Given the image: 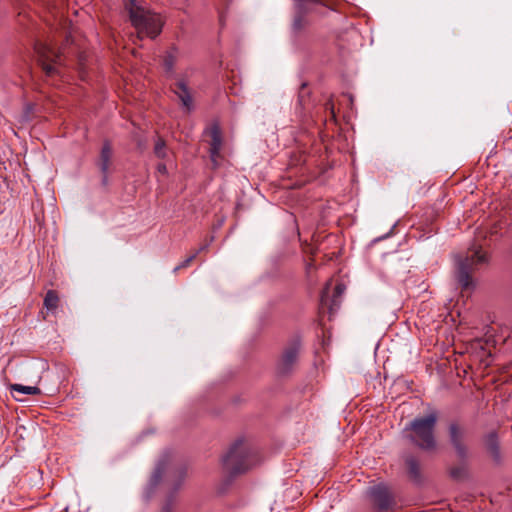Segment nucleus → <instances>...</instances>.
Wrapping results in <instances>:
<instances>
[{
  "mask_svg": "<svg viewBox=\"0 0 512 512\" xmlns=\"http://www.w3.org/2000/svg\"><path fill=\"white\" fill-rule=\"evenodd\" d=\"M208 246H209V243H206V244H204V245H201V246L199 247V249H198V250H196L195 252H198V254H199L200 252L205 251V250L208 248Z\"/></svg>",
  "mask_w": 512,
  "mask_h": 512,
  "instance_id": "nucleus-27",
  "label": "nucleus"
},
{
  "mask_svg": "<svg viewBox=\"0 0 512 512\" xmlns=\"http://www.w3.org/2000/svg\"><path fill=\"white\" fill-rule=\"evenodd\" d=\"M450 475L452 478L456 480L464 479L467 476V469L464 466L452 468L450 471Z\"/></svg>",
  "mask_w": 512,
  "mask_h": 512,
  "instance_id": "nucleus-19",
  "label": "nucleus"
},
{
  "mask_svg": "<svg viewBox=\"0 0 512 512\" xmlns=\"http://www.w3.org/2000/svg\"><path fill=\"white\" fill-rule=\"evenodd\" d=\"M176 62V56L173 52H169L164 58V67L166 72L172 73Z\"/></svg>",
  "mask_w": 512,
  "mask_h": 512,
  "instance_id": "nucleus-18",
  "label": "nucleus"
},
{
  "mask_svg": "<svg viewBox=\"0 0 512 512\" xmlns=\"http://www.w3.org/2000/svg\"><path fill=\"white\" fill-rule=\"evenodd\" d=\"M197 255H198V252H194L192 255L187 257L183 262H181L178 266H176L174 268L173 272L176 273L180 269L188 267L191 264V262L196 258Z\"/></svg>",
  "mask_w": 512,
  "mask_h": 512,
  "instance_id": "nucleus-21",
  "label": "nucleus"
},
{
  "mask_svg": "<svg viewBox=\"0 0 512 512\" xmlns=\"http://www.w3.org/2000/svg\"><path fill=\"white\" fill-rule=\"evenodd\" d=\"M256 463V455L243 440H237L222 458L223 471L231 478L247 472Z\"/></svg>",
  "mask_w": 512,
  "mask_h": 512,
  "instance_id": "nucleus-3",
  "label": "nucleus"
},
{
  "mask_svg": "<svg viewBox=\"0 0 512 512\" xmlns=\"http://www.w3.org/2000/svg\"><path fill=\"white\" fill-rule=\"evenodd\" d=\"M16 401H21L22 399L18 398L17 396L13 395Z\"/></svg>",
  "mask_w": 512,
  "mask_h": 512,
  "instance_id": "nucleus-28",
  "label": "nucleus"
},
{
  "mask_svg": "<svg viewBox=\"0 0 512 512\" xmlns=\"http://www.w3.org/2000/svg\"><path fill=\"white\" fill-rule=\"evenodd\" d=\"M301 349L299 339H293L283 350V353L277 364V373L279 375L289 374L295 367Z\"/></svg>",
  "mask_w": 512,
  "mask_h": 512,
  "instance_id": "nucleus-5",
  "label": "nucleus"
},
{
  "mask_svg": "<svg viewBox=\"0 0 512 512\" xmlns=\"http://www.w3.org/2000/svg\"><path fill=\"white\" fill-rule=\"evenodd\" d=\"M43 303L48 311H55L59 304V297L56 291L49 290L45 295Z\"/></svg>",
  "mask_w": 512,
  "mask_h": 512,
  "instance_id": "nucleus-14",
  "label": "nucleus"
},
{
  "mask_svg": "<svg viewBox=\"0 0 512 512\" xmlns=\"http://www.w3.org/2000/svg\"><path fill=\"white\" fill-rule=\"evenodd\" d=\"M406 465L410 475L415 479L418 478L420 474L418 461L413 457H409L406 459Z\"/></svg>",
  "mask_w": 512,
  "mask_h": 512,
  "instance_id": "nucleus-16",
  "label": "nucleus"
},
{
  "mask_svg": "<svg viewBox=\"0 0 512 512\" xmlns=\"http://www.w3.org/2000/svg\"><path fill=\"white\" fill-rule=\"evenodd\" d=\"M125 7L139 39L145 36L154 39L161 33L164 22L160 14L139 5L136 0H128Z\"/></svg>",
  "mask_w": 512,
  "mask_h": 512,
  "instance_id": "nucleus-2",
  "label": "nucleus"
},
{
  "mask_svg": "<svg viewBox=\"0 0 512 512\" xmlns=\"http://www.w3.org/2000/svg\"><path fill=\"white\" fill-rule=\"evenodd\" d=\"M437 420L438 414L436 411L414 418L404 429L406 438L421 450L434 451L437 448L434 433Z\"/></svg>",
  "mask_w": 512,
  "mask_h": 512,
  "instance_id": "nucleus-1",
  "label": "nucleus"
},
{
  "mask_svg": "<svg viewBox=\"0 0 512 512\" xmlns=\"http://www.w3.org/2000/svg\"><path fill=\"white\" fill-rule=\"evenodd\" d=\"M161 512H172L171 504L167 503L166 505H164Z\"/></svg>",
  "mask_w": 512,
  "mask_h": 512,
  "instance_id": "nucleus-25",
  "label": "nucleus"
},
{
  "mask_svg": "<svg viewBox=\"0 0 512 512\" xmlns=\"http://www.w3.org/2000/svg\"><path fill=\"white\" fill-rule=\"evenodd\" d=\"M205 134L211 138L209 154L214 167H217L223 144L221 129L217 123H214L205 130Z\"/></svg>",
  "mask_w": 512,
  "mask_h": 512,
  "instance_id": "nucleus-9",
  "label": "nucleus"
},
{
  "mask_svg": "<svg viewBox=\"0 0 512 512\" xmlns=\"http://www.w3.org/2000/svg\"><path fill=\"white\" fill-rule=\"evenodd\" d=\"M448 435L451 445L453 446L459 458L465 459L468 455V449L465 445L466 429L458 422H451L448 426Z\"/></svg>",
  "mask_w": 512,
  "mask_h": 512,
  "instance_id": "nucleus-8",
  "label": "nucleus"
},
{
  "mask_svg": "<svg viewBox=\"0 0 512 512\" xmlns=\"http://www.w3.org/2000/svg\"><path fill=\"white\" fill-rule=\"evenodd\" d=\"M487 262L488 256L483 253L480 248H475L471 255H467L465 258L457 256L455 278L462 289L467 290L474 286L471 278L472 267Z\"/></svg>",
  "mask_w": 512,
  "mask_h": 512,
  "instance_id": "nucleus-4",
  "label": "nucleus"
},
{
  "mask_svg": "<svg viewBox=\"0 0 512 512\" xmlns=\"http://www.w3.org/2000/svg\"><path fill=\"white\" fill-rule=\"evenodd\" d=\"M327 294H328V286L325 288L322 296H321V303L322 305H326V298H327Z\"/></svg>",
  "mask_w": 512,
  "mask_h": 512,
  "instance_id": "nucleus-24",
  "label": "nucleus"
},
{
  "mask_svg": "<svg viewBox=\"0 0 512 512\" xmlns=\"http://www.w3.org/2000/svg\"><path fill=\"white\" fill-rule=\"evenodd\" d=\"M368 493L377 512H390L393 509L395 502L389 489L385 485L379 484L370 487Z\"/></svg>",
  "mask_w": 512,
  "mask_h": 512,
  "instance_id": "nucleus-7",
  "label": "nucleus"
},
{
  "mask_svg": "<svg viewBox=\"0 0 512 512\" xmlns=\"http://www.w3.org/2000/svg\"><path fill=\"white\" fill-rule=\"evenodd\" d=\"M345 289H346V287L342 283H339L336 285V287L334 289V299L332 300V305L329 307L330 311H332L333 305L338 306V304L336 303V299L343 295V293L345 292Z\"/></svg>",
  "mask_w": 512,
  "mask_h": 512,
  "instance_id": "nucleus-20",
  "label": "nucleus"
},
{
  "mask_svg": "<svg viewBox=\"0 0 512 512\" xmlns=\"http://www.w3.org/2000/svg\"><path fill=\"white\" fill-rule=\"evenodd\" d=\"M112 157V149L109 143H105L102 147L101 154H100V169L101 172L104 175V180L107 178V174L110 167Z\"/></svg>",
  "mask_w": 512,
  "mask_h": 512,
  "instance_id": "nucleus-13",
  "label": "nucleus"
},
{
  "mask_svg": "<svg viewBox=\"0 0 512 512\" xmlns=\"http://www.w3.org/2000/svg\"><path fill=\"white\" fill-rule=\"evenodd\" d=\"M11 392H17L26 395H39L41 390L36 386H25L22 384H12L10 385Z\"/></svg>",
  "mask_w": 512,
  "mask_h": 512,
  "instance_id": "nucleus-15",
  "label": "nucleus"
},
{
  "mask_svg": "<svg viewBox=\"0 0 512 512\" xmlns=\"http://www.w3.org/2000/svg\"><path fill=\"white\" fill-rule=\"evenodd\" d=\"M36 50L39 56V62L46 75L54 76L60 74L58 68L61 59L60 55L46 44L38 45Z\"/></svg>",
  "mask_w": 512,
  "mask_h": 512,
  "instance_id": "nucleus-6",
  "label": "nucleus"
},
{
  "mask_svg": "<svg viewBox=\"0 0 512 512\" xmlns=\"http://www.w3.org/2000/svg\"><path fill=\"white\" fill-rule=\"evenodd\" d=\"M174 475L180 479V480H179V483L177 484V486H180L181 482H182V481L184 480V478H185V475H186L185 471H184L183 469H176V470L174 471Z\"/></svg>",
  "mask_w": 512,
  "mask_h": 512,
  "instance_id": "nucleus-23",
  "label": "nucleus"
},
{
  "mask_svg": "<svg viewBox=\"0 0 512 512\" xmlns=\"http://www.w3.org/2000/svg\"><path fill=\"white\" fill-rule=\"evenodd\" d=\"M303 27V19L301 16L296 17L293 22V28L294 30H300Z\"/></svg>",
  "mask_w": 512,
  "mask_h": 512,
  "instance_id": "nucleus-22",
  "label": "nucleus"
},
{
  "mask_svg": "<svg viewBox=\"0 0 512 512\" xmlns=\"http://www.w3.org/2000/svg\"><path fill=\"white\" fill-rule=\"evenodd\" d=\"M154 153L158 158H165L167 156L166 143L163 139L158 138L154 145Z\"/></svg>",
  "mask_w": 512,
  "mask_h": 512,
  "instance_id": "nucleus-17",
  "label": "nucleus"
},
{
  "mask_svg": "<svg viewBox=\"0 0 512 512\" xmlns=\"http://www.w3.org/2000/svg\"><path fill=\"white\" fill-rule=\"evenodd\" d=\"M171 463V455L169 453H165L161 456L159 461L156 464L155 470L151 476L149 482V490H153L161 481L163 475L165 474L167 468Z\"/></svg>",
  "mask_w": 512,
  "mask_h": 512,
  "instance_id": "nucleus-11",
  "label": "nucleus"
},
{
  "mask_svg": "<svg viewBox=\"0 0 512 512\" xmlns=\"http://www.w3.org/2000/svg\"><path fill=\"white\" fill-rule=\"evenodd\" d=\"M157 169L160 173H163V174H165L167 172V168L164 164H159Z\"/></svg>",
  "mask_w": 512,
  "mask_h": 512,
  "instance_id": "nucleus-26",
  "label": "nucleus"
},
{
  "mask_svg": "<svg viewBox=\"0 0 512 512\" xmlns=\"http://www.w3.org/2000/svg\"><path fill=\"white\" fill-rule=\"evenodd\" d=\"M485 446L488 452L492 455L495 460L500 459L499 440L496 432L492 431L488 433L484 438Z\"/></svg>",
  "mask_w": 512,
  "mask_h": 512,
  "instance_id": "nucleus-12",
  "label": "nucleus"
},
{
  "mask_svg": "<svg viewBox=\"0 0 512 512\" xmlns=\"http://www.w3.org/2000/svg\"><path fill=\"white\" fill-rule=\"evenodd\" d=\"M173 92L178 97L182 107L187 112H191L194 109L192 93L184 79H179L175 83Z\"/></svg>",
  "mask_w": 512,
  "mask_h": 512,
  "instance_id": "nucleus-10",
  "label": "nucleus"
}]
</instances>
